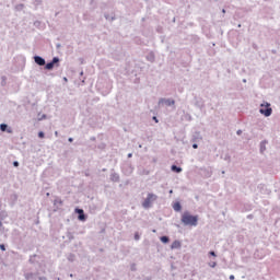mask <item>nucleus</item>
<instances>
[{"label":"nucleus","instance_id":"18","mask_svg":"<svg viewBox=\"0 0 280 280\" xmlns=\"http://www.w3.org/2000/svg\"><path fill=\"white\" fill-rule=\"evenodd\" d=\"M1 250H5V245H0Z\"/></svg>","mask_w":280,"mask_h":280},{"label":"nucleus","instance_id":"26","mask_svg":"<svg viewBox=\"0 0 280 280\" xmlns=\"http://www.w3.org/2000/svg\"><path fill=\"white\" fill-rule=\"evenodd\" d=\"M69 141H70V142L73 141V138H69Z\"/></svg>","mask_w":280,"mask_h":280},{"label":"nucleus","instance_id":"21","mask_svg":"<svg viewBox=\"0 0 280 280\" xmlns=\"http://www.w3.org/2000/svg\"><path fill=\"white\" fill-rule=\"evenodd\" d=\"M131 158H132V153H129V154H128V159H131Z\"/></svg>","mask_w":280,"mask_h":280},{"label":"nucleus","instance_id":"17","mask_svg":"<svg viewBox=\"0 0 280 280\" xmlns=\"http://www.w3.org/2000/svg\"><path fill=\"white\" fill-rule=\"evenodd\" d=\"M14 167H19V162H13Z\"/></svg>","mask_w":280,"mask_h":280},{"label":"nucleus","instance_id":"28","mask_svg":"<svg viewBox=\"0 0 280 280\" xmlns=\"http://www.w3.org/2000/svg\"><path fill=\"white\" fill-rule=\"evenodd\" d=\"M2 226V223H1V221H0V228Z\"/></svg>","mask_w":280,"mask_h":280},{"label":"nucleus","instance_id":"3","mask_svg":"<svg viewBox=\"0 0 280 280\" xmlns=\"http://www.w3.org/2000/svg\"><path fill=\"white\" fill-rule=\"evenodd\" d=\"M156 198H159L156 195L152 192L148 194L147 198L142 202V207L144 209H150V207H152V202H155Z\"/></svg>","mask_w":280,"mask_h":280},{"label":"nucleus","instance_id":"6","mask_svg":"<svg viewBox=\"0 0 280 280\" xmlns=\"http://www.w3.org/2000/svg\"><path fill=\"white\" fill-rule=\"evenodd\" d=\"M0 130L2 131V132H8L9 135H12V128H8V125H5V124H1L0 125Z\"/></svg>","mask_w":280,"mask_h":280},{"label":"nucleus","instance_id":"5","mask_svg":"<svg viewBox=\"0 0 280 280\" xmlns=\"http://www.w3.org/2000/svg\"><path fill=\"white\" fill-rule=\"evenodd\" d=\"M34 60H35L36 65H38L39 67H45V60L43 59V57L35 56Z\"/></svg>","mask_w":280,"mask_h":280},{"label":"nucleus","instance_id":"4","mask_svg":"<svg viewBox=\"0 0 280 280\" xmlns=\"http://www.w3.org/2000/svg\"><path fill=\"white\" fill-rule=\"evenodd\" d=\"M56 62H58V58L57 57H55L51 62H48L45 66V69H47L48 71H51V69H54V65H56Z\"/></svg>","mask_w":280,"mask_h":280},{"label":"nucleus","instance_id":"2","mask_svg":"<svg viewBox=\"0 0 280 280\" xmlns=\"http://www.w3.org/2000/svg\"><path fill=\"white\" fill-rule=\"evenodd\" d=\"M259 113L265 117H270V115H272V107H270V103L264 102L262 104H260Z\"/></svg>","mask_w":280,"mask_h":280},{"label":"nucleus","instance_id":"22","mask_svg":"<svg viewBox=\"0 0 280 280\" xmlns=\"http://www.w3.org/2000/svg\"><path fill=\"white\" fill-rule=\"evenodd\" d=\"M230 279H231V280L235 279V276H230Z\"/></svg>","mask_w":280,"mask_h":280},{"label":"nucleus","instance_id":"16","mask_svg":"<svg viewBox=\"0 0 280 280\" xmlns=\"http://www.w3.org/2000/svg\"><path fill=\"white\" fill-rule=\"evenodd\" d=\"M215 266H217L215 262L210 264V267H211V268H215Z\"/></svg>","mask_w":280,"mask_h":280},{"label":"nucleus","instance_id":"15","mask_svg":"<svg viewBox=\"0 0 280 280\" xmlns=\"http://www.w3.org/2000/svg\"><path fill=\"white\" fill-rule=\"evenodd\" d=\"M139 238H140L139 233H136L135 234V240H139Z\"/></svg>","mask_w":280,"mask_h":280},{"label":"nucleus","instance_id":"24","mask_svg":"<svg viewBox=\"0 0 280 280\" xmlns=\"http://www.w3.org/2000/svg\"><path fill=\"white\" fill-rule=\"evenodd\" d=\"M237 135H242V130H238V131H237Z\"/></svg>","mask_w":280,"mask_h":280},{"label":"nucleus","instance_id":"27","mask_svg":"<svg viewBox=\"0 0 280 280\" xmlns=\"http://www.w3.org/2000/svg\"><path fill=\"white\" fill-rule=\"evenodd\" d=\"M75 211H82V209H78V208H77Z\"/></svg>","mask_w":280,"mask_h":280},{"label":"nucleus","instance_id":"10","mask_svg":"<svg viewBox=\"0 0 280 280\" xmlns=\"http://www.w3.org/2000/svg\"><path fill=\"white\" fill-rule=\"evenodd\" d=\"M173 209H174V211H180V209H182V206H180V202H175L174 205H173Z\"/></svg>","mask_w":280,"mask_h":280},{"label":"nucleus","instance_id":"11","mask_svg":"<svg viewBox=\"0 0 280 280\" xmlns=\"http://www.w3.org/2000/svg\"><path fill=\"white\" fill-rule=\"evenodd\" d=\"M161 242H162L163 244H167V242H170V237H167V236H162V237H161Z\"/></svg>","mask_w":280,"mask_h":280},{"label":"nucleus","instance_id":"14","mask_svg":"<svg viewBox=\"0 0 280 280\" xmlns=\"http://www.w3.org/2000/svg\"><path fill=\"white\" fill-rule=\"evenodd\" d=\"M153 120L155 121V124H159V119L156 118V116H153Z\"/></svg>","mask_w":280,"mask_h":280},{"label":"nucleus","instance_id":"25","mask_svg":"<svg viewBox=\"0 0 280 280\" xmlns=\"http://www.w3.org/2000/svg\"><path fill=\"white\" fill-rule=\"evenodd\" d=\"M225 12H226V10L223 9V10H222V13L224 14Z\"/></svg>","mask_w":280,"mask_h":280},{"label":"nucleus","instance_id":"20","mask_svg":"<svg viewBox=\"0 0 280 280\" xmlns=\"http://www.w3.org/2000/svg\"><path fill=\"white\" fill-rule=\"evenodd\" d=\"M194 150H197L198 144H192Z\"/></svg>","mask_w":280,"mask_h":280},{"label":"nucleus","instance_id":"23","mask_svg":"<svg viewBox=\"0 0 280 280\" xmlns=\"http://www.w3.org/2000/svg\"><path fill=\"white\" fill-rule=\"evenodd\" d=\"M39 280H47V278H45V277H42V278H39Z\"/></svg>","mask_w":280,"mask_h":280},{"label":"nucleus","instance_id":"13","mask_svg":"<svg viewBox=\"0 0 280 280\" xmlns=\"http://www.w3.org/2000/svg\"><path fill=\"white\" fill-rule=\"evenodd\" d=\"M32 277H34V275H33V273H26V275H25V279H26V280L32 279Z\"/></svg>","mask_w":280,"mask_h":280},{"label":"nucleus","instance_id":"19","mask_svg":"<svg viewBox=\"0 0 280 280\" xmlns=\"http://www.w3.org/2000/svg\"><path fill=\"white\" fill-rule=\"evenodd\" d=\"M210 255H211L212 257H215V252H210Z\"/></svg>","mask_w":280,"mask_h":280},{"label":"nucleus","instance_id":"9","mask_svg":"<svg viewBox=\"0 0 280 280\" xmlns=\"http://www.w3.org/2000/svg\"><path fill=\"white\" fill-rule=\"evenodd\" d=\"M172 250L176 249V248H180V243L179 241H174L171 245Z\"/></svg>","mask_w":280,"mask_h":280},{"label":"nucleus","instance_id":"1","mask_svg":"<svg viewBox=\"0 0 280 280\" xmlns=\"http://www.w3.org/2000/svg\"><path fill=\"white\" fill-rule=\"evenodd\" d=\"M182 222L188 226H196L198 224V217L186 213L183 215Z\"/></svg>","mask_w":280,"mask_h":280},{"label":"nucleus","instance_id":"8","mask_svg":"<svg viewBox=\"0 0 280 280\" xmlns=\"http://www.w3.org/2000/svg\"><path fill=\"white\" fill-rule=\"evenodd\" d=\"M171 170H172V172H175L176 174H180V172H183V168H180L176 165H172Z\"/></svg>","mask_w":280,"mask_h":280},{"label":"nucleus","instance_id":"7","mask_svg":"<svg viewBox=\"0 0 280 280\" xmlns=\"http://www.w3.org/2000/svg\"><path fill=\"white\" fill-rule=\"evenodd\" d=\"M77 213H79L78 220H80V222L86 221V215L84 214V211H78Z\"/></svg>","mask_w":280,"mask_h":280},{"label":"nucleus","instance_id":"12","mask_svg":"<svg viewBox=\"0 0 280 280\" xmlns=\"http://www.w3.org/2000/svg\"><path fill=\"white\" fill-rule=\"evenodd\" d=\"M38 137H39V139H45V132L39 131V132H38Z\"/></svg>","mask_w":280,"mask_h":280}]
</instances>
